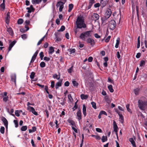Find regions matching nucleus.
Segmentation results:
<instances>
[{
    "instance_id": "f257e3e1",
    "label": "nucleus",
    "mask_w": 147,
    "mask_h": 147,
    "mask_svg": "<svg viewBox=\"0 0 147 147\" xmlns=\"http://www.w3.org/2000/svg\"><path fill=\"white\" fill-rule=\"evenodd\" d=\"M76 22L77 28H82L86 27V25L84 23V20L82 17L78 16L77 18Z\"/></svg>"
},
{
    "instance_id": "f03ea898",
    "label": "nucleus",
    "mask_w": 147,
    "mask_h": 147,
    "mask_svg": "<svg viewBox=\"0 0 147 147\" xmlns=\"http://www.w3.org/2000/svg\"><path fill=\"white\" fill-rule=\"evenodd\" d=\"M92 32V30H89L83 32L81 34L79 38L82 40L86 41L88 37L91 36V33Z\"/></svg>"
},
{
    "instance_id": "7ed1b4c3",
    "label": "nucleus",
    "mask_w": 147,
    "mask_h": 147,
    "mask_svg": "<svg viewBox=\"0 0 147 147\" xmlns=\"http://www.w3.org/2000/svg\"><path fill=\"white\" fill-rule=\"evenodd\" d=\"M138 102L139 108L142 110H144L146 104V102L140 100H138Z\"/></svg>"
},
{
    "instance_id": "20e7f679",
    "label": "nucleus",
    "mask_w": 147,
    "mask_h": 147,
    "mask_svg": "<svg viewBox=\"0 0 147 147\" xmlns=\"http://www.w3.org/2000/svg\"><path fill=\"white\" fill-rule=\"evenodd\" d=\"M116 26V23L114 20H111L109 22L108 27L111 30H114Z\"/></svg>"
},
{
    "instance_id": "39448f33",
    "label": "nucleus",
    "mask_w": 147,
    "mask_h": 147,
    "mask_svg": "<svg viewBox=\"0 0 147 147\" xmlns=\"http://www.w3.org/2000/svg\"><path fill=\"white\" fill-rule=\"evenodd\" d=\"M99 16L98 14L93 13L91 16V19L96 22L99 19Z\"/></svg>"
},
{
    "instance_id": "423d86ee",
    "label": "nucleus",
    "mask_w": 147,
    "mask_h": 147,
    "mask_svg": "<svg viewBox=\"0 0 147 147\" xmlns=\"http://www.w3.org/2000/svg\"><path fill=\"white\" fill-rule=\"evenodd\" d=\"M111 10L110 9H108L105 13V16L107 18H109L111 16Z\"/></svg>"
},
{
    "instance_id": "0eeeda50",
    "label": "nucleus",
    "mask_w": 147,
    "mask_h": 147,
    "mask_svg": "<svg viewBox=\"0 0 147 147\" xmlns=\"http://www.w3.org/2000/svg\"><path fill=\"white\" fill-rule=\"evenodd\" d=\"M28 109L29 110V111L32 112L34 115H38L37 112L35 111L33 107L28 106Z\"/></svg>"
},
{
    "instance_id": "6e6552de",
    "label": "nucleus",
    "mask_w": 147,
    "mask_h": 147,
    "mask_svg": "<svg viewBox=\"0 0 147 147\" xmlns=\"http://www.w3.org/2000/svg\"><path fill=\"white\" fill-rule=\"evenodd\" d=\"M1 120L3 122L4 125L6 127V129H7L8 122L7 119L4 117L2 116L1 118Z\"/></svg>"
},
{
    "instance_id": "1a4fd4ad",
    "label": "nucleus",
    "mask_w": 147,
    "mask_h": 147,
    "mask_svg": "<svg viewBox=\"0 0 147 147\" xmlns=\"http://www.w3.org/2000/svg\"><path fill=\"white\" fill-rule=\"evenodd\" d=\"M87 43L90 44L91 45H94L95 44L94 40L91 38H88L86 40Z\"/></svg>"
},
{
    "instance_id": "9d476101",
    "label": "nucleus",
    "mask_w": 147,
    "mask_h": 147,
    "mask_svg": "<svg viewBox=\"0 0 147 147\" xmlns=\"http://www.w3.org/2000/svg\"><path fill=\"white\" fill-rule=\"evenodd\" d=\"M16 40H13L10 43L8 47V52L11 50V48L16 44Z\"/></svg>"
},
{
    "instance_id": "9b49d317",
    "label": "nucleus",
    "mask_w": 147,
    "mask_h": 147,
    "mask_svg": "<svg viewBox=\"0 0 147 147\" xmlns=\"http://www.w3.org/2000/svg\"><path fill=\"white\" fill-rule=\"evenodd\" d=\"M10 12H8L7 14L6 17L5 18V22L7 24H8L9 22Z\"/></svg>"
},
{
    "instance_id": "f8f14e48",
    "label": "nucleus",
    "mask_w": 147,
    "mask_h": 147,
    "mask_svg": "<svg viewBox=\"0 0 147 147\" xmlns=\"http://www.w3.org/2000/svg\"><path fill=\"white\" fill-rule=\"evenodd\" d=\"M91 126L92 125L89 123V121H87L86 123V125L84 127V128L89 130V129L91 127Z\"/></svg>"
},
{
    "instance_id": "ddd939ff",
    "label": "nucleus",
    "mask_w": 147,
    "mask_h": 147,
    "mask_svg": "<svg viewBox=\"0 0 147 147\" xmlns=\"http://www.w3.org/2000/svg\"><path fill=\"white\" fill-rule=\"evenodd\" d=\"M78 119L79 121L82 119L81 112L80 110H78L77 113Z\"/></svg>"
},
{
    "instance_id": "4468645a",
    "label": "nucleus",
    "mask_w": 147,
    "mask_h": 147,
    "mask_svg": "<svg viewBox=\"0 0 147 147\" xmlns=\"http://www.w3.org/2000/svg\"><path fill=\"white\" fill-rule=\"evenodd\" d=\"M109 0H100V3L102 6H105L108 3Z\"/></svg>"
},
{
    "instance_id": "2eb2a0df",
    "label": "nucleus",
    "mask_w": 147,
    "mask_h": 147,
    "mask_svg": "<svg viewBox=\"0 0 147 147\" xmlns=\"http://www.w3.org/2000/svg\"><path fill=\"white\" fill-rule=\"evenodd\" d=\"M67 122L70 123V124L73 126H74L76 127V124L74 121L70 119H68L67 121Z\"/></svg>"
},
{
    "instance_id": "dca6fc26",
    "label": "nucleus",
    "mask_w": 147,
    "mask_h": 147,
    "mask_svg": "<svg viewBox=\"0 0 147 147\" xmlns=\"http://www.w3.org/2000/svg\"><path fill=\"white\" fill-rule=\"evenodd\" d=\"M63 80L61 79L59 82H58L55 85V87L56 89H57L59 87L61 86L62 85Z\"/></svg>"
},
{
    "instance_id": "f3484780",
    "label": "nucleus",
    "mask_w": 147,
    "mask_h": 147,
    "mask_svg": "<svg viewBox=\"0 0 147 147\" xmlns=\"http://www.w3.org/2000/svg\"><path fill=\"white\" fill-rule=\"evenodd\" d=\"M82 112L84 117L86 115V107L84 105H83Z\"/></svg>"
},
{
    "instance_id": "a211bd4d",
    "label": "nucleus",
    "mask_w": 147,
    "mask_h": 147,
    "mask_svg": "<svg viewBox=\"0 0 147 147\" xmlns=\"http://www.w3.org/2000/svg\"><path fill=\"white\" fill-rule=\"evenodd\" d=\"M113 128L114 129V131L115 132H117L118 126L115 121H113Z\"/></svg>"
},
{
    "instance_id": "6ab92c4d",
    "label": "nucleus",
    "mask_w": 147,
    "mask_h": 147,
    "mask_svg": "<svg viewBox=\"0 0 147 147\" xmlns=\"http://www.w3.org/2000/svg\"><path fill=\"white\" fill-rule=\"evenodd\" d=\"M42 0H32V3L33 4H39L42 1Z\"/></svg>"
},
{
    "instance_id": "aec40b11",
    "label": "nucleus",
    "mask_w": 147,
    "mask_h": 147,
    "mask_svg": "<svg viewBox=\"0 0 147 147\" xmlns=\"http://www.w3.org/2000/svg\"><path fill=\"white\" fill-rule=\"evenodd\" d=\"M25 28H26V29H25L23 28H21L20 29V31L22 33H24L28 31L29 29V27L28 26H25Z\"/></svg>"
},
{
    "instance_id": "412c9836",
    "label": "nucleus",
    "mask_w": 147,
    "mask_h": 147,
    "mask_svg": "<svg viewBox=\"0 0 147 147\" xmlns=\"http://www.w3.org/2000/svg\"><path fill=\"white\" fill-rule=\"evenodd\" d=\"M129 142H131L134 147H136L135 143L132 138H130L129 139Z\"/></svg>"
},
{
    "instance_id": "4be33fe9",
    "label": "nucleus",
    "mask_w": 147,
    "mask_h": 147,
    "mask_svg": "<svg viewBox=\"0 0 147 147\" xmlns=\"http://www.w3.org/2000/svg\"><path fill=\"white\" fill-rule=\"evenodd\" d=\"M7 31L9 33L10 35L12 36L13 34V32L11 28L10 27L7 28Z\"/></svg>"
},
{
    "instance_id": "5701e85b",
    "label": "nucleus",
    "mask_w": 147,
    "mask_h": 147,
    "mask_svg": "<svg viewBox=\"0 0 147 147\" xmlns=\"http://www.w3.org/2000/svg\"><path fill=\"white\" fill-rule=\"evenodd\" d=\"M80 97L82 99H86L88 98V96L87 95H85L83 94H82L80 95Z\"/></svg>"
},
{
    "instance_id": "b1692460",
    "label": "nucleus",
    "mask_w": 147,
    "mask_h": 147,
    "mask_svg": "<svg viewBox=\"0 0 147 147\" xmlns=\"http://www.w3.org/2000/svg\"><path fill=\"white\" fill-rule=\"evenodd\" d=\"M120 39L119 38H118L116 40V43L115 45V47L116 48L119 47V44L120 42Z\"/></svg>"
},
{
    "instance_id": "393cba45",
    "label": "nucleus",
    "mask_w": 147,
    "mask_h": 147,
    "mask_svg": "<svg viewBox=\"0 0 147 147\" xmlns=\"http://www.w3.org/2000/svg\"><path fill=\"white\" fill-rule=\"evenodd\" d=\"M108 88L111 92H113L114 90L113 88V86L111 85H110L108 86Z\"/></svg>"
},
{
    "instance_id": "a878e982",
    "label": "nucleus",
    "mask_w": 147,
    "mask_h": 147,
    "mask_svg": "<svg viewBox=\"0 0 147 147\" xmlns=\"http://www.w3.org/2000/svg\"><path fill=\"white\" fill-rule=\"evenodd\" d=\"M74 5L72 4H69V9L68 10V11L69 12H70L72 10L73 7Z\"/></svg>"
},
{
    "instance_id": "bb28decb",
    "label": "nucleus",
    "mask_w": 147,
    "mask_h": 147,
    "mask_svg": "<svg viewBox=\"0 0 147 147\" xmlns=\"http://www.w3.org/2000/svg\"><path fill=\"white\" fill-rule=\"evenodd\" d=\"M104 99L105 101L108 103H109L110 102V99L108 96H105L104 97Z\"/></svg>"
},
{
    "instance_id": "cd10ccee",
    "label": "nucleus",
    "mask_w": 147,
    "mask_h": 147,
    "mask_svg": "<svg viewBox=\"0 0 147 147\" xmlns=\"http://www.w3.org/2000/svg\"><path fill=\"white\" fill-rule=\"evenodd\" d=\"M54 51V50L53 48L52 47H50L49 49V53L50 54H52Z\"/></svg>"
},
{
    "instance_id": "c85d7f7f",
    "label": "nucleus",
    "mask_w": 147,
    "mask_h": 147,
    "mask_svg": "<svg viewBox=\"0 0 147 147\" xmlns=\"http://www.w3.org/2000/svg\"><path fill=\"white\" fill-rule=\"evenodd\" d=\"M101 140L102 142H105L107 141V136H102V137Z\"/></svg>"
},
{
    "instance_id": "c756f323",
    "label": "nucleus",
    "mask_w": 147,
    "mask_h": 147,
    "mask_svg": "<svg viewBox=\"0 0 147 147\" xmlns=\"http://www.w3.org/2000/svg\"><path fill=\"white\" fill-rule=\"evenodd\" d=\"M119 118L121 119V123H123V115L122 114H120L119 115Z\"/></svg>"
},
{
    "instance_id": "7c9ffc66",
    "label": "nucleus",
    "mask_w": 147,
    "mask_h": 147,
    "mask_svg": "<svg viewBox=\"0 0 147 147\" xmlns=\"http://www.w3.org/2000/svg\"><path fill=\"white\" fill-rule=\"evenodd\" d=\"M27 129V126H23L21 127V130L22 131H26Z\"/></svg>"
},
{
    "instance_id": "2f4dec72",
    "label": "nucleus",
    "mask_w": 147,
    "mask_h": 147,
    "mask_svg": "<svg viewBox=\"0 0 147 147\" xmlns=\"http://www.w3.org/2000/svg\"><path fill=\"white\" fill-rule=\"evenodd\" d=\"M35 74V73L34 72H32L30 76V78L32 79H33L34 78Z\"/></svg>"
},
{
    "instance_id": "473e14b6",
    "label": "nucleus",
    "mask_w": 147,
    "mask_h": 147,
    "mask_svg": "<svg viewBox=\"0 0 147 147\" xmlns=\"http://www.w3.org/2000/svg\"><path fill=\"white\" fill-rule=\"evenodd\" d=\"M72 82L73 85L74 86L77 87L78 86V82H77L76 81H73Z\"/></svg>"
},
{
    "instance_id": "72a5a7b5",
    "label": "nucleus",
    "mask_w": 147,
    "mask_h": 147,
    "mask_svg": "<svg viewBox=\"0 0 147 147\" xmlns=\"http://www.w3.org/2000/svg\"><path fill=\"white\" fill-rule=\"evenodd\" d=\"M62 4H64L65 3H63V2L61 1H60L57 3L56 6L57 7H60V6H61V5Z\"/></svg>"
},
{
    "instance_id": "f704fd0d",
    "label": "nucleus",
    "mask_w": 147,
    "mask_h": 147,
    "mask_svg": "<svg viewBox=\"0 0 147 147\" xmlns=\"http://www.w3.org/2000/svg\"><path fill=\"white\" fill-rule=\"evenodd\" d=\"M40 66L41 67L43 68L45 66V62L42 61L40 63Z\"/></svg>"
},
{
    "instance_id": "c9c22d12",
    "label": "nucleus",
    "mask_w": 147,
    "mask_h": 147,
    "mask_svg": "<svg viewBox=\"0 0 147 147\" xmlns=\"http://www.w3.org/2000/svg\"><path fill=\"white\" fill-rule=\"evenodd\" d=\"M65 27L64 26H62L60 29L58 30L59 32H62L63 31L65 30Z\"/></svg>"
},
{
    "instance_id": "e433bc0d",
    "label": "nucleus",
    "mask_w": 147,
    "mask_h": 147,
    "mask_svg": "<svg viewBox=\"0 0 147 147\" xmlns=\"http://www.w3.org/2000/svg\"><path fill=\"white\" fill-rule=\"evenodd\" d=\"M23 22V20L22 19H19L18 20L17 23L18 24H22Z\"/></svg>"
},
{
    "instance_id": "4c0bfd02",
    "label": "nucleus",
    "mask_w": 147,
    "mask_h": 147,
    "mask_svg": "<svg viewBox=\"0 0 147 147\" xmlns=\"http://www.w3.org/2000/svg\"><path fill=\"white\" fill-rule=\"evenodd\" d=\"M91 104L92 105V106L93 108L94 109H96V103L94 102H91Z\"/></svg>"
},
{
    "instance_id": "58836bf2",
    "label": "nucleus",
    "mask_w": 147,
    "mask_h": 147,
    "mask_svg": "<svg viewBox=\"0 0 147 147\" xmlns=\"http://www.w3.org/2000/svg\"><path fill=\"white\" fill-rule=\"evenodd\" d=\"M39 56H40V58L41 60H42L43 59V57L44 56L43 52L42 51L39 54Z\"/></svg>"
},
{
    "instance_id": "ea45409f",
    "label": "nucleus",
    "mask_w": 147,
    "mask_h": 147,
    "mask_svg": "<svg viewBox=\"0 0 147 147\" xmlns=\"http://www.w3.org/2000/svg\"><path fill=\"white\" fill-rule=\"evenodd\" d=\"M5 128L4 127L1 126V127L0 129V131L1 133L2 134L4 133Z\"/></svg>"
},
{
    "instance_id": "a19ab883",
    "label": "nucleus",
    "mask_w": 147,
    "mask_h": 147,
    "mask_svg": "<svg viewBox=\"0 0 147 147\" xmlns=\"http://www.w3.org/2000/svg\"><path fill=\"white\" fill-rule=\"evenodd\" d=\"M26 9L28 10V12L29 13H30L32 12H33L34 10V9H32L29 8V7H27Z\"/></svg>"
},
{
    "instance_id": "79ce46f5",
    "label": "nucleus",
    "mask_w": 147,
    "mask_h": 147,
    "mask_svg": "<svg viewBox=\"0 0 147 147\" xmlns=\"http://www.w3.org/2000/svg\"><path fill=\"white\" fill-rule=\"evenodd\" d=\"M108 18H106V17L105 16L104 17H102L101 18V20L102 23H103Z\"/></svg>"
},
{
    "instance_id": "37998d69",
    "label": "nucleus",
    "mask_w": 147,
    "mask_h": 147,
    "mask_svg": "<svg viewBox=\"0 0 147 147\" xmlns=\"http://www.w3.org/2000/svg\"><path fill=\"white\" fill-rule=\"evenodd\" d=\"M68 98L70 101L71 102L73 101V99L70 94L68 95Z\"/></svg>"
},
{
    "instance_id": "c03bdc74",
    "label": "nucleus",
    "mask_w": 147,
    "mask_h": 147,
    "mask_svg": "<svg viewBox=\"0 0 147 147\" xmlns=\"http://www.w3.org/2000/svg\"><path fill=\"white\" fill-rule=\"evenodd\" d=\"M38 52H39V50H37L36 51L34 54L33 56L32 57L36 59V56H37V55L38 53Z\"/></svg>"
},
{
    "instance_id": "a18cd8bd",
    "label": "nucleus",
    "mask_w": 147,
    "mask_h": 147,
    "mask_svg": "<svg viewBox=\"0 0 147 147\" xmlns=\"http://www.w3.org/2000/svg\"><path fill=\"white\" fill-rule=\"evenodd\" d=\"M145 62L144 60H142L140 64V66H142L145 65Z\"/></svg>"
},
{
    "instance_id": "49530a36",
    "label": "nucleus",
    "mask_w": 147,
    "mask_h": 147,
    "mask_svg": "<svg viewBox=\"0 0 147 147\" xmlns=\"http://www.w3.org/2000/svg\"><path fill=\"white\" fill-rule=\"evenodd\" d=\"M64 4H62L59 7V10L60 12H61L62 11V9L64 7Z\"/></svg>"
},
{
    "instance_id": "de8ad7c7",
    "label": "nucleus",
    "mask_w": 147,
    "mask_h": 147,
    "mask_svg": "<svg viewBox=\"0 0 147 147\" xmlns=\"http://www.w3.org/2000/svg\"><path fill=\"white\" fill-rule=\"evenodd\" d=\"M13 122L15 125V127H17L18 126V123L17 120H14L13 121Z\"/></svg>"
},
{
    "instance_id": "09e8293b",
    "label": "nucleus",
    "mask_w": 147,
    "mask_h": 147,
    "mask_svg": "<svg viewBox=\"0 0 147 147\" xmlns=\"http://www.w3.org/2000/svg\"><path fill=\"white\" fill-rule=\"evenodd\" d=\"M100 114H101V115H105L106 116H107V113L105 111H100Z\"/></svg>"
},
{
    "instance_id": "8fccbe9b",
    "label": "nucleus",
    "mask_w": 147,
    "mask_h": 147,
    "mask_svg": "<svg viewBox=\"0 0 147 147\" xmlns=\"http://www.w3.org/2000/svg\"><path fill=\"white\" fill-rule=\"evenodd\" d=\"M73 66H72L69 69H67V71L69 73H70L72 71Z\"/></svg>"
},
{
    "instance_id": "3c124183",
    "label": "nucleus",
    "mask_w": 147,
    "mask_h": 147,
    "mask_svg": "<svg viewBox=\"0 0 147 147\" xmlns=\"http://www.w3.org/2000/svg\"><path fill=\"white\" fill-rule=\"evenodd\" d=\"M111 36H109L105 40V41L106 42H109Z\"/></svg>"
},
{
    "instance_id": "603ef678",
    "label": "nucleus",
    "mask_w": 147,
    "mask_h": 147,
    "mask_svg": "<svg viewBox=\"0 0 147 147\" xmlns=\"http://www.w3.org/2000/svg\"><path fill=\"white\" fill-rule=\"evenodd\" d=\"M12 81L14 82L15 83L16 82V76L15 75L13 77H12L11 78Z\"/></svg>"
},
{
    "instance_id": "864d4df0",
    "label": "nucleus",
    "mask_w": 147,
    "mask_h": 147,
    "mask_svg": "<svg viewBox=\"0 0 147 147\" xmlns=\"http://www.w3.org/2000/svg\"><path fill=\"white\" fill-rule=\"evenodd\" d=\"M15 114L17 117H19L20 115L19 112L18 110H16L15 111Z\"/></svg>"
},
{
    "instance_id": "5fc2aeb1",
    "label": "nucleus",
    "mask_w": 147,
    "mask_h": 147,
    "mask_svg": "<svg viewBox=\"0 0 147 147\" xmlns=\"http://www.w3.org/2000/svg\"><path fill=\"white\" fill-rule=\"evenodd\" d=\"M108 82L111 83L112 84H114V81L113 80H111V78L109 77L108 78Z\"/></svg>"
},
{
    "instance_id": "6e6d98bb",
    "label": "nucleus",
    "mask_w": 147,
    "mask_h": 147,
    "mask_svg": "<svg viewBox=\"0 0 147 147\" xmlns=\"http://www.w3.org/2000/svg\"><path fill=\"white\" fill-rule=\"evenodd\" d=\"M22 38L23 39H25L26 38L27 36L26 34H23L21 35Z\"/></svg>"
},
{
    "instance_id": "4d7b16f0",
    "label": "nucleus",
    "mask_w": 147,
    "mask_h": 147,
    "mask_svg": "<svg viewBox=\"0 0 147 147\" xmlns=\"http://www.w3.org/2000/svg\"><path fill=\"white\" fill-rule=\"evenodd\" d=\"M25 23L26 24L25 26H27L30 23V21L29 20H26L25 22Z\"/></svg>"
},
{
    "instance_id": "13d9d810",
    "label": "nucleus",
    "mask_w": 147,
    "mask_h": 147,
    "mask_svg": "<svg viewBox=\"0 0 147 147\" xmlns=\"http://www.w3.org/2000/svg\"><path fill=\"white\" fill-rule=\"evenodd\" d=\"M36 85L40 87L41 88H43L45 87V86L44 85H41L39 83H37L36 84Z\"/></svg>"
},
{
    "instance_id": "bf43d9fd",
    "label": "nucleus",
    "mask_w": 147,
    "mask_h": 147,
    "mask_svg": "<svg viewBox=\"0 0 147 147\" xmlns=\"http://www.w3.org/2000/svg\"><path fill=\"white\" fill-rule=\"evenodd\" d=\"M129 104L127 105H126V108H127V111L128 112H130V111H131V110L129 108Z\"/></svg>"
},
{
    "instance_id": "052dcab7",
    "label": "nucleus",
    "mask_w": 147,
    "mask_h": 147,
    "mask_svg": "<svg viewBox=\"0 0 147 147\" xmlns=\"http://www.w3.org/2000/svg\"><path fill=\"white\" fill-rule=\"evenodd\" d=\"M53 77L54 78H56L57 80H59L60 79V77L58 78V75L56 74L53 75Z\"/></svg>"
},
{
    "instance_id": "680f3d73",
    "label": "nucleus",
    "mask_w": 147,
    "mask_h": 147,
    "mask_svg": "<svg viewBox=\"0 0 147 147\" xmlns=\"http://www.w3.org/2000/svg\"><path fill=\"white\" fill-rule=\"evenodd\" d=\"M45 113L46 114L47 117V118H48L49 117V111H48L46 109L45 110Z\"/></svg>"
},
{
    "instance_id": "e2e57ef3",
    "label": "nucleus",
    "mask_w": 147,
    "mask_h": 147,
    "mask_svg": "<svg viewBox=\"0 0 147 147\" xmlns=\"http://www.w3.org/2000/svg\"><path fill=\"white\" fill-rule=\"evenodd\" d=\"M69 85V83L68 81H66L64 83V86H68Z\"/></svg>"
},
{
    "instance_id": "0e129e2a",
    "label": "nucleus",
    "mask_w": 147,
    "mask_h": 147,
    "mask_svg": "<svg viewBox=\"0 0 147 147\" xmlns=\"http://www.w3.org/2000/svg\"><path fill=\"white\" fill-rule=\"evenodd\" d=\"M139 90V89L138 88H136L134 90L135 93L136 95L138 94Z\"/></svg>"
},
{
    "instance_id": "69168bd1",
    "label": "nucleus",
    "mask_w": 147,
    "mask_h": 147,
    "mask_svg": "<svg viewBox=\"0 0 147 147\" xmlns=\"http://www.w3.org/2000/svg\"><path fill=\"white\" fill-rule=\"evenodd\" d=\"M100 6V4L99 3H97L95 4L94 5V7L95 8L99 7Z\"/></svg>"
},
{
    "instance_id": "338daca9",
    "label": "nucleus",
    "mask_w": 147,
    "mask_h": 147,
    "mask_svg": "<svg viewBox=\"0 0 147 147\" xmlns=\"http://www.w3.org/2000/svg\"><path fill=\"white\" fill-rule=\"evenodd\" d=\"M44 60H45L46 61H48L50 60V58L49 57H45L44 58Z\"/></svg>"
},
{
    "instance_id": "774afa93",
    "label": "nucleus",
    "mask_w": 147,
    "mask_h": 147,
    "mask_svg": "<svg viewBox=\"0 0 147 147\" xmlns=\"http://www.w3.org/2000/svg\"><path fill=\"white\" fill-rule=\"evenodd\" d=\"M93 58L92 57H88V61L89 62H91L92 61Z\"/></svg>"
}]
</instances>
